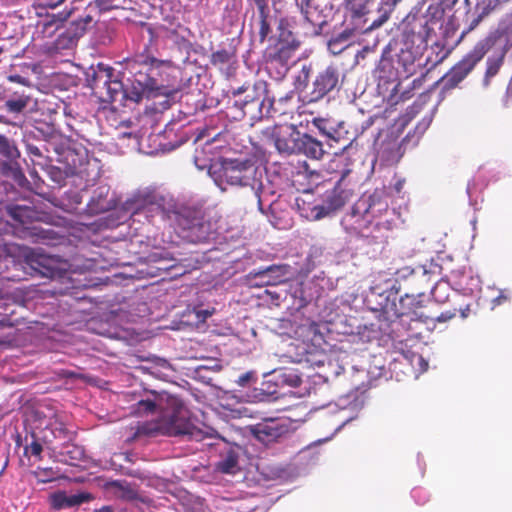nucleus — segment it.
Returning a JSON list of instances; mask_svg holds the SVG:
<instances>
[{"mask_svg":"<svg viewBox=\"0 0 512 512\" xmlns=\"http://www.w3.org/2000/svg\"><path fill=\"white\" fill-rule=\"evenodd\" d=\"M132 409V412L137 415H148L156 411L160 412V419L145 429L149 434L167 436L187 435L195 440L202 438L201 430L190 419L189 410L175 396H170L166 393H152L151 397L139 400Z\"/></svg>","mask_w":512,"mask_h":512,"instance_id":"obj_1","label":"nucleus"},{"mask_svg":"<svg viewBox=\"0 0 512 512\" xmlns=\"http://www.w3.org/2000/svg\"><path fill=\"white\" fill-rule=\"evenodd\" d=\"M209 175L221 190L228 187H250L262 209L263 172L251 160L221 159L210 166Z\"/></svg>","mask_w":512,"mask_h":512,"instance_id":"obj_2","label":"nucleus"},{"mask_svg":"<svg viewBox=\"0 0 512 512\" xmlns=\"http://www.w3.org/2000/svg\"><path fill=\"white\" fill-rule=\"evenodd\" d=\"M90 77L93 88L105 90V101L120 103L125 101L124 85L115 77L113 68L100 63L97 65V69L93 70V74Z\"/></svg>","mask_w":512,"mask_h":512,"instance_id":"obj_3","label":"nucleus"},{"mask_svg":"<svg viewBox=\"0 0 512 512\" xmlns=\"http://www.w3.org/2000/svg\"><path fill=\"white\" fill-rule=\"evenodd\" d=\"M25 261L32 275L54 279L61 277L66 271L65 264L57 257L30 250L25 254Z\"/></svg>","mask_w":512,"mask_h":512,"instance_id":"obj_4","label":"nucleus"},{"mask_svg":"<svg viewBox=\"0 0 512 512\" xmlns=\"http://www.w3.org/2000/svg\"><path fill=\"white\" fill-rule=\"evenodd\" d=\"M368 206L365 201H357L350 212L341 221L344 230L352 236H373L372 220L367 216Z\"/></svg>","mask_w":512,"mask_h":512,"instance_id":"obj_5","label":"nucleus"},{"mask_svg":"<svg viewBox=\"0 0 512 512\" xmlns=\"http://www.w3.org/2000/svg\"><path fill=\"white\" fill-rule=\"evenodd\" d=\"M488 50L489 45L487 42H478L474 48L445 76L446 85L452 88L460 83L472 71L475 65L482 60Z\"/></svg>","mask_w":512,"mask_h":512,"instance_id":"obj_6","label":"nucleus"},{"mask_svg":"<svg viewBox=\"0 0 512 512\" xmlns=\"http://www.w3.org/2000/svg\"><path fill=\"white\" fill-rule=\"evenodd\" d=\"M290 430L291 423L284 418L264 419L250 427L252 435L263 444H269L285 437Z\"/></svg>","mask_w":512,"mask_h":512,"instance_id":"obj_7","label":"nucleus"},{"mask_svg":"<svg viewBox=\"0 0 512 512\" xmlns=\"http://www.w3.org/2000/svg\"><path fill=\"white\" fill-rule=\"evenodd\" d=\"M93 17L89 14L82 15L72 21L54 41V49L57 51L72 49L78 40L92 27Z\"/></svg>","mask_w":512,"mask_h":512,"instance_id":"obj_8","label":"nucleus"},{"mask_svg":"<svg viewBox=\"0 0 512 512\" xmlns=\"http://www.w3.org/2000/svg\"><path fill=\"white\" fill-rule=\"evenodd\" d=\"M359 201H365L368 206L367 216L372 220V226L377 230H390L394 225V220L390 215H393V212H390L388 209V202L385 199L377 195H372L369 197H362Z\"/></svg>","mask_w":512,"mask_h":512,"instance_id":"obj_9","label":"nucleus"},{"mask_svg":"<svg viewBox=\"0 0 512 512\" xmlns=\"http://www.w3.org/2000/svg\"><path fill=\"white\" fill-rule=\"evenodd\" d=\"M305 19L322 29L331 16L332 7L326 0H295Z\"/></svg>","mask_w":512,"mask_h":512,"instance_id":"obj_10","label":"nucleus"},{"mask_svg":"<svg viewBox=\"0 0 512 512\" xmlns=\"http://www.w3.org/2000/svg\"><path fill=\"white\" fill-rule=\"evenodd\" d=\"M267 83L263 80L256 81L246 92L243 100L236 101L235 106L239 107L245 114L249 113L252 117L256 116V112L262 114V108L267 100Z\"/></svg>","mask_w":512,"mask_h":512,"instance_id":"obj_11","label":"nucleus"},{"mask_svg":"<svg viewBox=\"0 0 512 512\" xmlns=\"http://www.w3.org/2000/svg\"><path fill=\"white\" fill-rule=\"evenodd\" d=\"M300 137L301 132L293 125L275 128L272 133L275 148L283 154H298Z\"/></svg>","mask_w":512,"mask_h":512,"instance_id":"obj_12","label":"nucleus"},{"mask_svg":"<svg viewBox=\"0 0 512 512\" xmlns=\"http://www.w3.org/2000/svg\"><path fill=\"white\" fill-rule=\"evenodd\" d=\"M0 155L5 158L2 166L4 175L12 177L19 183L25 179L24 174L16 162L20 153L16 146L3 135H0Z\"/></svg>","mask_w":512,"mask_h":512,"instance_id":"obj_13","label":"nucleus"},{"mask_svg":"<svg viewBox=\"0 0 512 512\" xmlns=\"http://www.w3.org/2000/svg\"><path fill=\"white\" fill-rule=\"evenodd\" d=\"M338 83V73L335 68L327 67L321 71L313 82L310 101H317L333 90Z\"/></svg>","mask_w":512,"mask_h":512,"instance_id":"obj_14","label":"nucleus"},{"mask_svg":"<svg viewBox=\"0 0 512 512\" xmlns=\"http://www.w3.org/2000/svg\"><path fill=\"white\" fill-rule=\"evenodd\" d=\"M91 499L89 493L80 492L74 494H68L65 491H57L50 495V505L55 510L69 509L79 506Z\"/></svg>","mask_w":512,"mask_h":512,"instance_id":"obj_15","label":"nucleus"},{"mask_svg":"<svg viewBox=\"0 0 512 512\" xmlns=\"http://www.w3.org/2000/svg\"><path fill=\"white\" fill-rule=\"evenodd\" d=\"M287 267L282 265H272L263 270L253 273L257 285L275 286L283 283L287 279Z\"/></svg>","mask_w":512,"mask_h":512,"instance_id":"obj_16","label":"nucleus"},{"mask_svg":"<svg viewBox=\"0 0 512 512\" xmlns=\"http://www.w3.org/2000/svg\"><path fill=\"white\" fill-rule=\"evenodd\" d=\"M343 204L342 198L337 196L335 192H332L326 196L325 203L311 207L310 211L307 212L305 216L310 220H320L332 215L336 210L342 207Z\"/></svg>","mask_w":512,"mask_h":512,"instance_id":"obj_17","label":"nucleus"},{"mask_svg":"<svg viewBox=\"0 0 512 512\" xmlns=\"http://www.w3.org/2000/svg\"><path fill=\"white\" fill-rule=\"evenodd\" d=\"M74 8L61 12L59 15H48L37 23L38 33L44 38H51L61 28L62 23L71 16Z\"/></svg>","mask_w":512,"mask_h":512,"instance_id":"obj_18","label":"nucleus"},{"mask_svg":"<svg viewBox=\"0 0 512 512\" xmlns=\"http://www.w3.org/2000/svg\"><path fill=\"white\" fill-rule=\"evenodd\" d=\"M268 375H273V381L279 388H296L302 382L300 375L293 369H278Z\"/></svg>","mask_w":512,"mask_h":512,"instance_id":"obj_19","label":"nucleus"},{"mask_svg":"<svg viewBox=\"0 0 512 512\" xmlns=\"http://www.w3.org/2000/svg\"><path fill=\"white\" fill-rule=\"evenodd\" d=\"M137 79L140 82L147 98H155L158 96L169 97L173 94L172 89L158 84L157 80L149 75L144 77L140 74V78Z\"/></svg>","mask_w":512,"mask_h":512,"instance_id":"obj_20","label":"nucleus"},{"mask_svg":"<svg viewBox=\"0 0 512 512\" xmlns=\"http://www.w3.org/2000/svg\"><path fill=\"white\" fill-rule=\"evenodd\" d=\"M298 154H304L312 159H320L324 154L323 145L315 138L301 133Z\"/></svg>","mask_w":512,"mask_h":512,"instance_id":"obj_21","label":"nucleus"},{"mask_svg":"<svg viewBox=\"0 0 512 512\" xmlns=\"http://www.w3.org/2000/svg\"><path fill=\"white\" fill-rule=\"evenodd\" d=\"M442 268L434 261L427 262L413 269V277L425 283H430L441 275Z\"/></svg>","mask_w":512,"mask_h":512,"instance_id":"obj_22","label":"nucleus"},{"mask_svg":"<svg viewBox=\"0 0 512 512\" xmlns=\"http://www.w3.org/2000/svg\"><path fill=\"white\" fill-rule=\"evenodd\" d=\"M31 96L25 92H13L5 101V109L13 114L22 113L29 105Z\"/></svg>","mask_w":512,"mask_h":512,"instance_id":"obj_23","label":"nucleus"},{"mask_svg":"<svg viewBox=\"0 0 512 512\" xmlns=\"http://www.w3.org/2000/svg\"><path fill=\"white\" fill-rule=\"evenodd\" d=\"M187 229L189 230L188 236L195 242L206 241L213 234L211 224L202 220H193Z\"/></svg>","mask_w":512,"mask_h":512,"instance_id":"obj_24","label":"nucleus"},{"mask_svg":"<svg viewBox=\"0 0 512 512\" xmlns=\"http://www.w3.org/2000/svg\"><path fill=\"white\" fill-rule=\"evenodd\" d=\"M313 123L323 135L331 140L338 142L342 137V123L336 127L334 122L321 118L314 119Z\"/></svg>","mask_w":512,"mask_h":512,"instance_id":"obj_25","label":"nucleus"},{"mask_svg":"<svg viewBox=\"0 0 512 512\" xmlns=\"http://www.w3.org/2000/svg\"><path fill=\"white\" fill-rule=\"evenodd\" d=\"M399 1L400 0H387L382 2L378 8L379 18L373 21L372 28L382 26L389 19Z\"/></svg>","mask_w":512,"mask_h":512,"instance_id":"obj_26","label":"nucleus"},{"mask_svg":"<svg viewBox=\"0 0 512 512\" xmlns=\"http://www.w3.org/2000/svg\"><path fill=\"white\" fill-rule=\"evenodd\" d=\"M217 469L226 474H235L238 467V457L237 455L229 451L218 463Z\"/></svg>","mask_w":512,"mask_h":512,"instance_id":"obj_27","label":"nucleus"},{"mask_svg":"<svg viewBox=\"0 0 512 512\" xmlns=\"http://www.w3.org/2000/svg\"><path fill=\"white\" fill-rule=\"evenodd\" d=\"M503 58H504V54L501 53L497 56H491L487 59V62H486L487 69H486L485 78H484L485 85H488L489 80L498 73V71L503 63Z\"/></svg>","mask_w":512,"mask_h":512,"instance_id":"obj_28","label":"nucleus"},{"mask_svg":"<svg viewBox=\"0 0 512 512\" xmlns=\"http://www.w3.org/2000/svg\"><path fill=\"white\" fill-rule=\"evenodd\" d=\"M397 147L396 141L389 142L386 148H381L378 151V157L387 163L397 162L399 159Z\"/></svg>","mask_w":512,"mask_h":512,"instance_id":"obj_29","label":"nucleus"},{"mask_svg":"<svg viewBox=\"0 0 512 512\" xmlns=\"http://www.w3.org/2000/svg\"><path fill=\"white\" fill-rule=\"evenodd\" d=\"M125 94V101L130 100L136 103L141 101L143 97H146V94L138 79H135L131 88H125Z\"/></svg>","mask_w":512,"mask_h":512,"instance_id":"obj_30","label":"nucleus"},{"mask_svg":"<svg viewBox=\"0 0 512 512\" xmlns=\"http://www.w3.org/2000/svg\"><path fill=\"white\" fill-rule=\"evenodd\" d=\"M257 5L260 9V21H259V35L260 40L264 41V39L268 36L270 33V22L268 21L267 15L265 14L264 10V3L263 0H255Z\"/></svg>","mask_w":512,"mask_h":512,"instance_id":"obj_31","label":"nucleus"},{"mask_svg":"<svg viewBox=\"0 0 512 512\" xmlns=\"http://www.w3.org/2000/svg\"><path fill=\"white\" fill-rule=\"evenodd\" d=\"M431 294L437 302H445L449 296V284L446 281H438L431 289Z\"/></svg>","mask_w":512,"mask_h":512,"instance_id":"obj_32","label":"nucleus"},{"mask_svg":"<svg viewBox=\"0 0 512 512\" xmlns=\"http://www.w3.org/2000/svg\"><path fill=\"white\" fill-rule=\"evenodd\" d=\"M347 46V38L344 36H339L337 38L331 39L328 42V48L333 54L340 53Z\"/></svg>","mask_w":512,"mask_h":512,"instance_id":"obj_33","label":"nucleus"},{"mask_svg":"<svg viewBox=\"0 0 512 512\" xmlns=\"http://www.w3.org/2000/svg\"><path fill=\"white\" fill-rule=\"evenodd\" d=\"M410 363L413 367L417 368L419 372L426 371L428 367L427 361L421 355L415 353L411 355Z\"/></svg>","mask_w":512,"mask_h":512,"instance_id":"obj_34","label":"nucleus"},{"mask_svg":"<svg viewBox=\"0 0 512 512\" xmlns=\"http://www.w3.org/2000/svg\"><path fill=\"white\" fill-rule=\"evenodd\" d=\"M231 58V54L227 50H220L212 54V63L217 64H225L229 62Z\"/></svg>","mask_w":512,"mask_h":512,"instance_id":"obj_35","label":"nucleus"},{"mask_svg":"<svg viewBox=\"0 0 512 512\" xmlns=\"http://www.w3.org/2000/svg\"><path fill=\"white\" fill-rule=\"evenodd\" d=\"M156 62H157V60L155 58L141 55V56H138L132 62H130L129 66L131 69H135L136 64H144L145 66H152Z\"/></svg>","mask_w":512,"mask_h":512,"instance_id":"obj_36","label":"nucleus"},{"mask_svg":"<svg viewBox=\"0 0 512 512\" xmlns=\"http://www.w3.org/2000/svg\"><path fill=\"white\" fill-rule=\"evenodd\" d=\"M7 79L10 82L18 83V84H21V85L27 86V87H30L32 85L31 81L28 78L23 77L19 74H10L7 76Z\"/></svg>","mask_w":512,"mask_h":512,"instance_id":"obj_37","label":"nucleus"},{"mask_svg":"<svg viewBox=\"0 0 512 512\" xmlns=\"http://www.w3.org/2000/svg\"><path fill=\"white\" fill-rule=\"evenodd\" d=\"M42 450H43L42 445L40 443H38L37 441H33L30 445H28L25 448L26 454H30L32 456H37V457L40 456Z\"/></svg>","mask_w":512,"mask_h":512,"instance_id":"obj_38","label":"nucleus"},{"mask_svg":"<svg viewBox=\"0 0 512 512\" xmlns=\"http://www.w3.org/2000/svg\"><path fill=\"white\" fill-rule=\"evenodd\" d=\"M154 209L157 211V213H159L163 217L164 216H167L168 218L171 217L170 211H167L164 207H162V205L158 201L155 203H151L150 208L148 210L150 211V210H154Z\"/></svg>","mask_w":512,"mask_h":512,"instance_id":"obj_39","label":"nucleus"},{"mask_svg":"<svg viewBox=\"0 0 512 512\" xmlns=\"http://www.w3.org/2000/svg\"><path fill=\"white\" fill-rule=\"evenodd\" d=\"M254 378L253 372H246L239 376L237 383L238 385L244 387L246 386L252 379Z\"/></svg>","mask_w":512,"mask_h":512,"instance_id":"obj_40","label":"nucleus"},{"mask_svg":"<svg viewBox=\"0 0 512 512\" xmlns=\"http://www.w3.org/2000/svg\"><path fill=\"white\" fill-rule=\"evenodd\" d=\"M113 2H114V0H95L96 6L100 10H105V11L113 8V6H114Z\"/></svg>","mask_w":512,"mask_h":512,"instance_id":"obj_41","label":"nucleus"},{"mask_svg":"<svg viewBox=\"0 0 512 512\" xmlns=\"http://www.w3.org/2000/svg\"><path fill=\"white\" fill-rule=\"evenodd\" d=\"M212 315V311L208 309H200L196 311V316L199 321H205L208 317Z\"/></svg>","mask_w":512,"mask_h":512,"instance_id":"obj_42","label":"nucleus"},{"mask_svg":"<svg viewBox=\"0 0 512 512\" xmlns=\"http://www.w3.org/2000/svg\"><path fill=\"white\" fill-rule=\"evenodd\" d=\"M251 86L250 85H242L236 89H233L232 94L234 96L241 95L246 92H250Z\"/></svg>","mask_w":512,"mask_h":512,"instance_id":"obj_43","label":"nucleus"},{"mask_svg":"<svg viewBox=\"0 0 512 512\" xmlns=\"http://www.w3.org/2000/svg\"><path fill=\"white\" fill-rule=\"evenodd\" d=\"M454 313L452 312H443L441 313L437 318L436 320L438 322H447L449 321L450 319H452L454 317Z\"/></svg>","mask_w":512,"mask_h":512,"instance_id":"obj_44","label":"nucleus"},{"mask_svg":"<svg viewBox=\"0 0 512 512\" xmlns=\"http://www.w3.org/2000/svg\"><path fill=\"white\" fill-rule=\"evenodd\" d=\"M28 152L37 157L42 156L40 149L34 145H28Z\"/></svg>","mask_w":512,"mask_h":512,"instance_id":"obj_45","label":"nucleus"},{"mask_svg":"<svg viewBox=\"0 0 512 512\" xmlns=\"http://www.w3.org/2000/svg\"><path fill=\"white\" fill-rule=\"evenodd\" d=\"M455 286L457 287V289H460V290H463V291H472L473 290V287H467L465 286L461 281H455Z\"/></svg>","mask_w":512,"mask_h":512,"instance_id":"obj_46","label":"nucleus"},{"mask_svg":"<svg viewBox=\"0 0 512 512\" xmlns=\"http://www.w3.org/2000/svg\"><path fill=\"white\" fill-rule=\"evenodd\" d=\"M504 300H506V297L501 294L493 300V304L494 306L500 305Z\"/></svg>","mask_w":512,"mask_h":512,"instance_id":"obj_47","label":"nucleus"},{"mask_svg":"<svg viewBox=\"0 0 512 512\" xmlns=\"http://www.w3.org/2000/svg\"><path fill=\"white\" fill-rule=\"evenodd\" d=\"M403 185H404V180H398L395 185H394V188L396 190V192H400L403 188Z\"/></svg>","mask_w":512,"mask_h":512,"instance_id":"obj_48","label":"nucleus"},{"mask_svg":"<svg viewBox=\"0 0 512 512\" xmlns=\"http://www.w3.org/2000/svg\"><path fill=\"white\" fill-rule=\"evenodd\" d=\"M429 124H430V121L420 123V124L417 126V129H418V130H421V133H423V132L427 129V127L429 126Z\"/></svg>","mask_w":512,"mask_h":512,"instance_id":"obj_49","label":"nucleus"},{"mask_svg":"<svg viewBox=\"0 0 512 512\" xmlns=\"http://www.w3.org/2000/svg\"><path fill=\"white\" fill-rule=\"evenodd\" d=\"M159 366H160L162 369H164V370H166V369H169V368H170L169 363H168L166 360H164V359H161V360L159 361Z\"/></svg>","mask_w":512,"mask_h":512,"instance_id":"obj_50","label":"nucleus"},{"mask_svg":"<svg viewBox=\"0 0 512 512\" xmlns=\"http://www.w3.org/2000/svg\"><path fill=\"white\" fill-rule=\"evenodd\" d=\"M350 398V396H348L346 399H340V402L339 404H337L341 409H346V402H347V399Z\"/></svg>","mask_w":512,"mask_h":512,"instance_id":"obj_51","label":"nucleus"},{"mask_svg":"<svg viewBox=\"0 0 512 512\" xmlns=\"http://www.w3.org/2000/svg\"><path fill=\"white\" fill-rule=\"evenodd\" d=\"M8 325V319L2 318L0 319V326H6Z\"/></svg>","mask_w":512,"mask_h":512,"instance_id":"obj_52","label":"nucleus"},{"mask_svg":"<svg viewBox=\"0 0 512 512\" xmlns=\"http://www.w3.org/2000/svg\"><path fill=\"white\" fill-rule=\"evenodd\" d=\"M96 512H113L112 509L110 507H104L102 509H100L99 511H96Z\"/></svg>","mask_w":512,"mask_h":512,"instance_id":"obj_53","label":"nucleus"},{"mask_svg":"<svg viewBox=\"0 0 512 512\" xmlns=\"http://www.w3.org/2000/svg\"><path fill=\"white\" fill-rule=\"evenodd\" d=\"M470 280H471V286H477L478 279H474V278L471 277Z\"/></svg>","mask_w":512,"mask_h":512,"instance_id":"obj_54","label":"nucleus"},{"mask_svg":"<svg viewBox=\"0 0 512 512\" xmlns=\"http://www.w3.org/2000/svg\"><path fill=\"white\" fill-rule=\"evenodd\" d=\"M468 312H469V308L467 307L465 310H463V311L461 312L462 317H463V318L467 317Z\"/></svg>","mask_w":512,"mask_h":512,"instance_id":"obj_55","label":"nucleus"},{"mask_svg":"<svg viewBox=\"0 0 512 512\" xmlns=\"http://www.w3.org/2000/svg\"><path fill=\"white\" fill-rule=\"evenodd\" d=\"M4 99V89L0 86V100Z\"/></svg>","mask_w":512,"mask_h":512,"instance_id":"obj_56","label":"nucleus"},{"mask_svg":"<svg viewBox=\"0 0 512 512\" xmlns=\"http://www.w3.org/2000/svg\"><path fill=\"white\" fill-rule=\"evenodd\" d=\"M5 51V48L3 46H0V56L2 55V53Z\"/></svg>","mask_w":512,"mask_h":512,"instance_id":"obj_57","label":"nucleus"},{"mask_svg":"<svg viewBox=\"0 0 512 512\" xmlns=\"http://www.w3.org/2000/svg\"><path fill=\"white\" fill-rule=\"evenodd\" d=\"M453 3L457 2V0H451Z\"/></svg>","mask_w":512,"mask_h":512,"instance_id":"obj_58","label":"nucleus"}]
</instances>
